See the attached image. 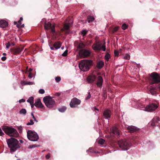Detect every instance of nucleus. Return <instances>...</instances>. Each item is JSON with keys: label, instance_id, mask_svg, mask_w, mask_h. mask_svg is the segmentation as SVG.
<instances>
[{"label": "nucleus", "instance_id": "nucleus-1", "mask_svg": "<svg viewBox=\"0 0 160 160\" xmlns=\"http://www.w3.org/2000/svg\"><path fill=\"white\" fill-rule=\"evenodd\" d=\"M6 141L11 153L16 151L20 147L18 141L15 138H11L7 139Z\"/></svg>", "mask_w": 160, "mask_h": 160}, {"label": "nucleus", "instance_id": "nucleus-2", "mask_svg": "<svg viewBox=\"0 0 160 160\" xmlns=\"http://www.w3.org/2000/svg\"><path fill=\"white\" fill-rule=\"evenodd\" d=\"M2 128L7 135L10 137H17L19 135L17 130L13 128L7 126H3Z\"/></svg>", "mask_w": 160, "mask_h": 160}, {"label": "nucleus", "instance_id": "nucleus-3", "mask_svg": "<svg viewBox=\"0 0 160 160\" xmlns=\"http://www.w3.org/2000/svg\"><path fill=\"white\" fill-rule=\"evenodd\" d=\"M92 65L91 60L84 59L81 61L79 66L81 70L85 72L88 71Z\"/></svg>", "mask_w": 160, "mask_h": 160}, {"label": "nucleus", "instance_id": "nucleus-4", "mask_svg": "<svg viewBox=\"0 0 160 160\" xmlns=\"http://www.w3.org/2000/svg\"><path fill=\"white\" fill-rule=\"evenodd\" d=\"M118 144L119 147L124 150L128 149L132 145L131 143L129 140L126 139L118 141Z\"/></svg>", "mask_w": 160, "mask_h": 160}, {"label": "nucleus", "instance_id": "nucleus-5", "mask_svg": "<svg viewBox=\"0 0 160 160\" xmlns=\"http://www.w3.org/2000/svg\"><path fill=\"white\" fill-rule=\"evenodd\" d=\"M43 101L46 106L49 108H52L55 104V100L49 96L45 97L43 98Z\"/></svg>", "mask_w": 160, "mask_h": 160}, {"label": "nucleus", "instance_id": "nucleus-6", "mask_svg": "<svg viewBox=\"0 0 160 160\" xmlns=\"http://www.w3.org/2000/svg\"><path fill=\"white\" fill-rule=\"evenodd\" d=\"M28 139L32 141H36L38 140L39 137L37 133L31 130H28L27 132Z\"/></svg>", "mask_w": 160, "mask_h": 160}, {"label": "nucleus", "instance_id": "nucleus-7", "mask_svg": "<svg viewBox=\"0 0 160 160\" xmlns=\"http://www.w3.org/2000/svg\"><path fill=\"white\" fill-rule=\"evenodd\" d=\"M150 80L152 84L158 83L160 82V76L157 73L152 72L150 75Z\"/></svg>", "mask_w": 160, "mask_h": 160}, {"label": "nucleus", "instance_id": "nucleus-8", "mask_svg": "<svg viewBox=\"0 0 160 160\" xmlns=\"http://www.w3.org/2000/svg\"><path fill=\"white\" fill-rule=\"evenodd\" d=\"M110 134L112 137L116 136L118 138L120 137V131L117 127H113L110 129Z\"/></svg>", "mask_w": 160, "mask_h": 160}, {"label": "nucleus", "instance_id": "nucleus-9", "mask_svg": "<svg viewBox=\"0 0 160 160\" xmlns=\"http://www.w3.org/2000/svg\"><path fill=\"white\" fill-rule=\"evenodd\" d=\"M91 54L90 51L86 49H82L79 52V54L81 58H85L89 56Z\"/></svg>", "mask_w": 160, "mask_h": 160}, {"label": "nucleus", "instance_id": "nucleus-10", "mask_svg": "<svg viewBox=\"0 0 160 160\" xmlns=\"http://www.w3.org/2000/svg\"><path fill=\"white\" fill-rule=\"evenodd\" d=\"M44 28L46 30L50 29L51 32L53 34L55 32V24L54 23L52 25L50 22H48L47 23L45 22L44 24Z\"/></svg>", "mask_w": 160, "mask_h": 160}, {"label": "nucleus", "instance_id": "nucleus-11", "mask_svg": "<svg viewBox=\"0 0 160 160\" xmlns=\"http://www.w3.org/2000/svg\"><path fill=\"white\" fill-rule=\"evenodd\" d=\"M158 108V106L156 104L152 103L147 106L145 108V109L146 111L152 112L155 111Z\"/></svg>", "mask_w": 160, "mask_h": 160}, {"label": "nucleus", "instance_id": "nucleus-12", "mask_svg": "<svg viewBox=\"0 0 160 160\" xmlns=\"http://www.w3.org/2000/svg\"><path fill=\"white\" fill-rule=\"evenodd\" d=\"M81 100L76 98H72L70 103V106L71 108L76 107V105H79L81 103Z\"/></svg>", "mask_w": 160, "mask_h": 160}, {"label": "nucleus", "instance_id": "nucleus-13", "mask_svg": "<svg viewBox=\"0 0 160 160\" xmlns=\"http://www.w3.org/2000/svg\"><path fill=\"white\" fill-rule=\"evenodd\" d=\"M72 24V23H68L67 24H65L64 25L63 28L61 29L62 32H65L66 34H68L70 32L69 30L70 27Z\"/></svg>", "mask_w": 160, "mask_h": 160}, {"label": "nucleus", "instance_id": "nucleus-14", "mask_svg": "<svg viewBox=\"0 0 160 160\" xmlns=\"http://www.w3.org/2000/svg\"><path fill=\"white\" fill-rule=\"evenodd\" d=\"M111 115V111L108 109H105L103 113V116L104 117V118L108 119L110 118Z\"/></svg>", "mask_w": 160, "mask_h": 160}, {"label": "nucleus", "instance_id": "nucleus-15", "mask_svg": "<svg viewBox=\"0 0 160 160\" xmlns=\"http://www.w3.org/2000/svg\"><path fill=\"white\" fill-rule=\"evenodd\" d=\"M23 47H17L13 48L11 50V51L13 54L16 55L21 52L23 50Z\"/></svg>", "mask_w": 160, "mask_h": 160}, {"label": "nucleus", "instance_id": "nucleus-16", "mask_svg": "<svg viewBox=\"0 0 160 160\" xmlns=\"http://www.w3.org/2000/svg\"><path fill=\"white\" fill-rule=\"evenodd\" d=\"M127 129L130 133H133L138 132L139 129L133 126H129L127 127Z\"/></svg>", "mask_w": 160, "mask_h": 160}, {"label": "nucleus", "instance_id": "nucleus-17", "mask_svg": "<svg viewBox=\"0 0 160 160\" xmlns=\"http://www.w3.org/2000/svg\"><path fill=\"white\" fill-rule=\"evenodd\" d=\"M101 44L99 42L93 44L92 46V48L95 50L100 51L101 49Z\"/></svg>", "mask_w": 160, "mask_h": 160}, {"label": "nucleus", "instance_id": "nucleus-18", "mask_svg": "<svg viewBox=\"0 0 160 160\" xmlns=\"http://www.w3.org/2000/svg\"><path fill=\"white\" fill-rule=\"evenodd\" d=\"M34 105L36 107L39 108H42L44 107L40 98H38L35 100Z\"/></svg>", "mask_w": 160, "mask_h": 160}, {"label": "nucleus", "instance_id": "nucleus-19", "mask_svg": "<svg viewBox=\"0 0 160 160\" xmlns=\"http://www.w3.org/2000/svg\"><path fill=\"white\" fill-rule=\"evenodd\" d=\"M103 83V79L101 76L98 77V80L96 84L98 87L101 88L102 87Z\"/></svg>", "mask_w": 160, "mask_h": 160}, {"label": "nucleus", "instance_id": "nucleus-20", "mask_svg": "<svg viewBox=\"0 0 160 160\" xmlns=\"http://www.w3.org/2000/svg\"><path fill=\"white\" fill-rule=\"evenodd\" d=\"M96 77L93 74L89 76L87 78V81L90 83L93 82L96 80Z\"/></svg>", "mask_w": 160, "mask_h": 160}, {"label": "nucleus", "instance_id": "nucleus-21", "mask_svg": "<svg viewBox=\"0 0 160 160\" xmlns=\"http://www.w3.org/2000/svg\"><path fill=\"white\" fill-rule=\"evenodd\" d=\"M8 23L6 21L2 20L0 21V26L1 28H5L8 26Z\"/></svg>", "mask_w": 160, "mask_h": 160}, {"label": "nucleus", "instance_id": "nucleus-22", "mask_svg": "<svg viewBox=\"0 0 160 160\" xmlns=\"http://www.w3.org/2000/svg\"><path fill=\"white\" fill-rule=\"evenodd\" d=\"M159 118L158 117H155L152 119L151 125L152 126H154L156 125L155 123L158 122L159 121Z\"/></svg>", "mask_w": 160, "mask_h": 160}, {"label": "nucleus", "instance_id": "nucleus-23", "mask_svg": "<svg viewBox=\"0 0 160 160\" xmlns=\"http://www.w3.org/2000/svg\"><path fill=\"white\" fill-rule=\"evenodd\" d=\"M86 45L83 42H80L77 45V46L78 49L79 50V51L82 49H84Z\"/></svg>", "mask_w": 160, "mask_h": 160}, {"label": "nucleus", "instance_id": "nucleus-24", "mask_svg": "<svg viewBox=\"0 0 160 160\" xmlns=\"http://www.w3.org/2000/svg\"><path fill=\"white\" fill-rule=\"evenodd\" d=\"M62 43L60 41L56 42L53 45V47L56 49L60 48L61 46Z\"/></svg>", "mask_w": 160, "mask_h": 160}, {"label": "nucleus", "instance_id": "nucleus-25", "mask_svg": "<svg viewBox=\"0 0 160 160\" xmlns=\"http://www.w3.org/2000/svg\"><path fill=\"white\" fill-rule=\"evenodd\" d=\"M104 65V63L102 61H99L97 62V67L98 69H101Z\"/></svg>", "mask_w": 160, "mask_h": 160}, {"label": "nucleus", "instance_id": "nucleus-26", "mask_svg": "<svg viewBox=\"0 0 160 160\" xmlns=\"http://www.w3.org/2000/svg\"><path fill=\"white\" fill-rule=\"evenodd\" d=\"M149 92L152 95H154L156 94V89L154 88H150Z\"/></svg>", "mask_w": 160, "mask_h": 160}, {"label": "nucleus", "instance_id": "nucleus-27", "mask_svg": "<svg viewBox=\"0 0 160 160\" xmlns=\"http://www.w3.org/2000/svg\"><path fill=\"white\" fill-rule=\"evenodd\" d=\"M27 102H29L30 104H33L34 103V98L32 97H31L27 100Z\"/></svg>", "mask_w": 160, "mask_h": 160}, {"label": "nucleus", "instance_id": "nucleus-28", "mask_svg": "<svg viewBox=\"0 0 160 160\" xmlns=\"http://www.w3.org/2000/svg\"><path fill=\"white\" fill-rule=\"evenodd\" d=\"M88 21L89 23L93 21L94 20V18L92 16H88L87 18Z\"/></svg>", "mask_w": 160, "mask_h": 160}, {"label": "nucleus", "instance_id": "nucleus-29", "mask_svg": "<svg viewBox=\"0 0 160 160\" xmlns=\"http://www.w3.org/2000/svg\"><path fill=\"white\" fill-rule=\"evenodd\" d=\"M23 20V18L22 17H21L20 18V20L17 22L18 23V24L17 25V27L19 28L20 27V26L21 24V21Z\"/></svg>", "mask_w": 160, "mask_h": 160}, {"label": "nucleus", "instance_id": "nucleus-30", "mask_svg": "<svg viewBox=\"0 0 160 160\" xmlns=\"http://www.w3.org/2000/svg\"><path fill=\"white\" fill-rule=\"evenodd\" d=\"M110 57L111 56L110 54L108 53H107V54H106L105 56V59L108 61L109 60Z\"/></svg>", "mask_w": 160, "mask_h": 160}, {"label": "nucleus", "instance_id": "nucleus-31", "mask_svg": "<svg viewBox=\"0 0 160 160\" xmlns=\"http://www.w3.org/2000/svg\"><path fill=\"white\" fill-rule=\"evenodd\" d=\"M27 113L26 110L25 109H22L19 111L20 114H23L25 115Z\"/></svg>", "mask_w": 160, "mask_h": 160}, {"label": "nucleus", "instance_id": "nucleus-32", "mask_svg": "<svg viewBox=\"0 0 160 160\" xmlns=\"http://www.w3.org/2000/svg\"><path fill=\"white\" fill-rule=\"evenodd\" d=\"M105 141V140L103 139L102 138H100L98 140V142L99 144L102 145L104 143Z\"/></svg>", "mask_w": 160, "mask_h": 160}, {"label": "nucleus", "instance_id": "nucleus-33", "mask_svg": "<svg viewBox=\"0 0 160 160\" xmlns=\"http://www.w3.org/2000/svg\"><path fill=\"white\" fill-rule=\"evenodd\" d=\"M66 108L65 107H63L61 108L58 109L59 111L62 112H64L66 110Z\"/></svg>", "mask_w": 160, "mask_h": 160}, {"label": "nucleus", "instance_id": "nucleus-34", "mask_svg": "<svg viewBox=\"0 0 160 160\" xmlns=\"http://www.w3.org/2000/svg\"><path fill=\"white\" fill-rule=\"evenodd\" d=\"M128 26L125 23L123 24L122 26V28L123 30H125L128 28Z\"/></svg>", "mask_w": 160, "mask_h": 160}, {"label": "nucleus", "instance_id": "nucleus-35", "mask_svg": "<svg viewBox=\"0 0 160 160\" xmlns=\"http://www.w3.org/2000/svg\"><path fill=\"white\" fill-rule=\"evenodd\" d=\"M119 27L117 26L114 28L112 30V32L113 33H114L116 32H117L118 29Z\"/></svg>", "mask_w": 160, "mask_h": 160}, {"label": "nucleus", "instance_id": "nucleus-36", "mask_svg": "<svg viewBox=\"0 0 160 160\" xmlns=\"http://www.w3.org/2000/svg\"><path fill=\"white\" fill-rule=\"evenodd\" d=\"M81 34L83 35V36H84L87 33V31L86 30H82L81 32Z\"/></svg>", "mask_w": 160, "mask_h": 160}, {"label": "nucleus", "instance_id": "nucleus-37", "mask_svg": "<svg viewBox=\"0 0 160 160\" xmlns=\"http://www.w3.org/2000/svg\"><path fill=\"white\" fill-rule=\"evenodd\" d=\"M124 58L126 59L129 60L130 58V56L128 54H126L124 57Z\"/></svg>", "mask_w": 160, "mask_h": 160}, {"label": "nucleus", "instance_id": "nucleus-38", "mask_svg": "<svg viewBox=\"0 0 160 160\" xmlns=\"http://www.w3.org/2000/svg\"><path fill=\"white\" fill-rule=\"evenodd\" d=\"M34 123L32 119H30V122H28L27 124V125H33Z\"/></svg>", "mask_w": 160, "mask_h": 160}, {"label": "nucleus", "instance_id": "nucleus-39", "mask_svg": "<svg viewBox=\"0 0 160 160\" xmlns=\"http://www.w3.org/2000/svg\"><path fill=\"white\" fill-rule=\"evenodd\" d=\"M91 97V95L89 92H88V94L87 97L85 98V100H87L89 99Z\"/></svg>", "mask_w": 160, "mask_h": 160}, {"label": "nucleus", "instance_id": "nucleus-40", "mask_svg": "<svg viewBox=\"0 0 160 160\" xmlns=\"http://www.w3.org/2000/svg\"><path fill=\"white\" fill-rule=\"evenodd\" d=\"M55 79L56 82H58L60 81L61 78L60 77H57L55 78Z\"/></svg>", "mask_w": 160, "mask_h": 160}, {"label": "nucleus", "instance_id": "nucleus-41", "mask_svg": "<svg viewBox=\"0 0 160 160\" xmlns=\"http://www.w3.org/2000/svg\"><path fill=\"white\" fill-rule=\"evenodd\" d=\"M31 115L32 117V118L34 119V121L36 122H38V121L36 119V118L34 116L33 112L31 113Z\"/></svg>", "mask_w": 160, "mask_h": 160}, {"label": "nucleus", "instance_id": "nucleus-42", "mask_svg": "<svg viewBox=\"0 0 160 160\" xmlns=\"http://www.w3.org/2000/svg\"><path fill=\"white\" fill-rule=\"evenodd\" d=\"M68 54V50H66L62 54V55L63 56H66Z\"/></svg>", "mask_w": 160, "mask_h": 160}, {"label": "nucleus", "instance_id": "nucleus-43", "mask_svg": "<svg viewBox=\"0 0 160 160\" xmlns=\"http://www.w3.org/2000/svg\"><path fill=\"white\" fill-rule=\"evenodd\" d=\"M114 53L115 56H118L119 55V52L118 51L115 50H114Z\"/></svg>", "mask_w": 160, "mask_h": 160}, {"label": "nucleus", "instance_id": "nucleus-44", "mask_svg": "<svg viewBox=\"0 0 160 160\" xmlns=\"http://www.w3.org/2000/svg\"><path fill=\"white\" fill-rule=\"evenodd\" d=\"M6 48L7 49H8L10 47V46H11L10 43V42H8V43H6Z\"/></svg>", "mask_w": 160, "mask_h": 160}, {"label": "nucleus", "instance_id": "nucleus-45", "mask_svg": "<svg viewBox=\"0 0 160 160\" xmlns=\"http://www.w3.org/2000/svg\"><path fill=\"white\" fill-rule=\"evenodd\" d=\"M39 92L40 94H43L45 92V91L43 89H40L39 91Z\"/></svg>", "mask_w": 160, "mask_h": 160}, {"label": "nucleus", "instance_id": "nucleus-46", "mask_svg": "<svg viewBox=\"0 0 160 160\" xmlns=\"http://www.w3.org/2000/svg\"><path fill=\"white\" fill-rule=\"evenodd\" d=\"M4 135V133L3 132L1 129L0 128V136H2Z\"/></svg>", "mask_w": 160, "mask_h": 160}, {"label": "nucleus", "instance_id": "nucleus-47", "mask_svg": "<svg viewBox=\"0 0 160 160\" xmlns=\"http://www.w3.org/2000/svg\"><path fill=\"white\" fill-rule=\"evenodd\" d=\"M88 151H89L90 152H94L95 153L96 152H95L94 151V150L92 148H89L88 149Z\"/></svg>", "mask_w": 160, "mask_h": 160}, {"label": "nucleus", "instance_id": "nucleus-48", "mask_svg": "<svg viewBox=\"0 0 160 160\" xmlns=\"http://www.w3.org/2000/svg\"><path fill=\"white\" fill-rule=\"evenodd\" d=\"M102 49V50L105 51L106 50V46L105 45H103L102 47H101V49Z\"/></svg>", "mask_w": 160, "mask_h": 160}, {"label": "nucleus", "instance_id": "nucleus-49", "mask_svg": "<svg viewBox=\"0 0 160 160\" xmlns=\"http://www.w3.org/2000/svg\"><path fill=\"white\" fill-rule=\"evenodd\" d=\"M50 157V154L49 153H48L46 156V158L47 159H48Z\"/></svg>", "mask_w": 160, "mask_h": 160}, {"label": "nucleus", "instance_id": "nucleus-50", "mask_svg": "<svg viewBox=\"0 0 160 160\" xmlns=\"http://www.w3.org/2000/svg\"><path fill=\"white\" fill-rule=\"evenodd\" d=\"M25 99H21L19 101V102L20 103L23 102H25Z\"/></svg>", "mask_w": 160, "mask_h": 160}, {"label": "nucleus", "instance_id": "nucleus-51", "mask_svg": "<svg viewBox=\"0 0 160 160\" xmlns=\"http://www.w3.org/2000/svg\"><path fill=\"white\" fill-rule=\"evenodd\" d=\"M36 147V145H30L29 147V148H35Z\"/></svg>", "mask_w": 160, "mask_h": 160}, {"label": "nucleus", "instance_id": "nucleus-52", "mask_svg": "<svg viewBox=\"0 0 160 160\" xmlns=\"http://www.w3.org/2000/svg\"><path fill=\"white\" fill-rule=\"evenodd\" d=\"M7 59V58L6 57H2V58H1V60L2 61H5Z\"/></svg>", "mask_w": 160, "mask_h": 160}, {"label": "nucleus", "instance_id": "nucleus-53", "mask_svg": "<svg viewBox=\"0 0 160 160\" xmlns=\"http://www.w3.org/2000/svg\"><path fill=\"white\" fill-rule=\"evenodd\" d=\"M28 77L29 78H32V74L31 72L29 73V74L28 76Z\"/></svg>", "mask_w": 160, "mask_h": 160}, {"label": "nucleus", "instance_id": "nucleus-54", "mask_svg": "<svg viewBox=\"0 0 160 160\" xmlns=\"http://www.w3.org/2000/svg\"><path fill=\"white\" fill-rule=\"evenodd\" d=\"M60 95V93L58 92H57L55 93L54 95L58 97Z\"/></svg>", "mask_w": 160, "mask_h": 160}, {"label": "nucleus", "instance_id": "nucleus-55", "mask_svg": "<svg viewBox=\"0 0 160 160\" xmlns=\"http://www.w3.org/2000/svg\"><path fill=\"white\" fill-rule=\"evenodd\" d=\"M18 128L20 131H22V127L21 126L18 127Z\"/></svg>", "mask_w": 160, "mask_h": 160}, {"label": "nucleus", "instance_id": "nucleus-56", "mask_svg": "<svg viewBox=\"0 0 160 160\" xmlns=\"http://www.w3.org/2000/svg\"><path fill=\"white\" fill-rule=\"evenodd\" d=\"M33 83L32 82H28L26 83V84H28V85H32V84H33Z\"/></svg>", "mask_w": 160, "mask_h": 160}, {"label": "nucleus", "instance_id": "nucleus-57", "mask_svg": "<svg viewBox=\"0 0 160 160\" xmlns=\"http://www.w3.org/2000/svg\"><path fill=\"white\" fill-rule=\"evenodd\" d=\"M32 70V69L30 68H29L28 70V72H29V73L31 72V71Z\"/></svg>", "mask_w": 160, "mask_h": 160}, {"label": "nucleus", "instance_id": "nucleus-58", "mask_svg": "<svg viewBox=\"0 0 160 160\" xmlns=\"http://www.w3.org/2000/svg\"><path fill=\"white\" fill-rule=\"evenodd\" d=\"M30 105H31V107L32 108H33L34 107V105H35L34 104V103L33 104H30Z\"/></svg>", "mask_w": 160, "mask_h": 160}, {"label": "nucleus", "instance_id": "nucleus-59", "mask_svg": "<svg viewBox=\"0 0 160 160\" xmlns=\"http://www.w3.org/2000/svg\"><path fill=\"white\" fill-rule=\"evenodd\" d=\"M14 25H17V24H18V22H14Z\"/></svg>", "mask_w": 160, "mask_h": 160}, {"label": "nucleus", "instance_id": "nucleus-60", "mask_svg": "<svg viewBox=\"0 0 160 160\" xmlns=\"http://www.w3.org/2000/svg\"><path fill=\"white\" fill-rule=\"evenodd\" d=\"M24 26V24H22L21 26H20V27L22 28H23Z\"/></svg>", "mask_w": 160, "mask_h": 160}, {"label": "nucleus", "instance_id": "nucleus-61", "mask_svg": "<svg viewBox=\"0 0 160 160\" xmlns=\"http://www.w3.org/2000/svg\"><path fill=\"white\" fill-rule=\"evenodd\" d=\"M54 48H53V47H50V48H51L52 50H54Z\"/></svg>", "mask_w": 160, "mask_h": 160}, {"label": "nucleus", "instance_id": "nucleus-62", "mask_svg": "<svg viewBox=\"0 0 160 160\" xmlns=\"http://www.w3.org/2000/svg\"><path fill=\"white\" fill-rule=\"evenodd\" d=\"M2 55L4 56H6L7 55V54L5 53H3L2 54Z\"/></svg>", "mask_w": 160, "mask_h": 160}, {"label": "nucleus", "instance_id": "nucleus-63", "mask_svg": "<svg viewBox=\"0 0 160 160\" xmlns=\"http://www.w3.org/2000/svg\"><path fill=\"white\" fill-rule=\"evenodd\" d=\"M158 88L160 90V85H159V86H158Z\"/></svg>", "mask_w": 160, "mask_h": 160}, {"label": "nucleus", "instance_id": "nucleus-64", "mask_svg": "<svg viewBox=\"0 0 160 160\" xmlns=\"http://www.w3.org/2000/svg\"><path fill=\"white\" fill-rule=\"evenodd\" d=\"M20 142H21L22 143V140H20Z\"/></svg>", "mask_w": 160, "mask_h": 160}]
</instances>
